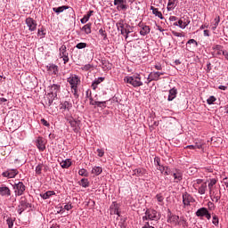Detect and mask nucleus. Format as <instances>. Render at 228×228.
<instances>
[{"mask_svg": "<svg viewBox=\"0 0 228 228\" xmlns=\"http://www.w3.org/2000/svg\"><path fill=\"white\" fill-rule=\"evenodd\" d=\"M90 104L91 106H97V108H106V102H94V98L90 97Z\"/></svg>", "mask_w": 228, "mask_h": 228, "instance_id": "aec40b11", "label": "nucleus"}, {"mask_svg": "<svg viewBox=\"0 0 228 228\" xmlns=\"http://www.w3.org/2000/svg\"><path fill=\"white\" fill-rule=\"evenodd\" d=\"M216 101V98L215 96H209V98L207 100V102H208V104L211 105Z\"/></svg>", "mask_w": 228, "mask_h": 228, "instance_id": "8fccbe9b", "label": "nucleus"}, {"mask_svg": "<svg viewBox=\"0 0 228 228\" xmlns=\"http://www.w3.org/2000/svg\"><path fill=\"white\" fill-rule=\"evenodd\" d=\"M181 19H182V22L183 23V28H186L191 22L190 17H188V16H183Z\"/></svg>", "mask_w": 228, "mask_h": 228, "instance_id": "a19ab883", "label": "nucleus"}, {"mask_svg": "<svg viewBox=\"0 0 228 228\" xmlns=\"http://www.w3.org/2000/svg\"><path fill=\"white\" fill-rule=\"evenodd\" d=\"M41 124H43V126H45V127H49V126H51L49 124V122H47V120H45V118L41 119Z\"/></svg>", "mask_w": 228, "mask_h": 228, "instance_id": "bf43d9fd", "label": "nucleus"}, {"mask_svg": "<svg viewBox=\"0 0 228 228\" xmlns=\"http://www.w3.org/2000/svg\"><path fill=\"white\" fill-rule=\"evenodd\" d=\"M212 54L213 56H223L225 54L226 51L224 50V46L221 45H215L213 47H212Z\"/></svg>", "mask_w": 228, "mask_h": 228, "instance_id": "423d86ee", "label": "nucleus"}, {"mask_svg": "<svg viewBox=\"0 0 228 228\" xmlns=\"http://www.w3.org/2000/svg\"><path fill=\"white\" fill-rule=\"evenodd\" d=\"M3 177H8V179H13L15 176L19 175V170L17 169H7L2 173Z\"/></svg>", "mask_w": 228, "mask_h": 228, "instance_id": "9b49d317", "label": "nucleus"}, {"mask_svg": "<svg viewBox=\"0 0 228 228\" xmlns=\"http://www.w3.org/2000/svg\"><path fill=\"white\" fill-rule=\"evenodd\" d=\"M156 199L160 206L163 204V200H165V198L161 194H157Z\"/></svg>", "mask_w": 228, "mask_h": 228, "instance_id": "de8ad7c7", "label": "nucleus"}, {"mask_svg": "<svg viewBox=\"0 0 228 228\" xmlns=\"http://www.w3.org/2000/svg\"><path fill=\"white\" fill-rule=\"evenodd\" d=\"M78 174L82 177H88V171H86V169H85V168L79 169Z\"/></svg>", "mask_w": 228, "mask_h": 228, "instance_id": "a18cd8bd", "label": "nucleus"}, {"mask_svg": "<svg viewBox=\"0 0 228 228\" xmlns=\"http://www.w3.org/2000/svg\"><path fill=\"white\" fill-rule=\"evenodd\" d=\"M70 165H72V162L70 161V159H67L62 160L61 162V168H69V167H70Z\"/></svg>", "mask_w": 228, "mask_h": 228, "instance_id": "72a5a7b5", "label": "nucleus"}, {"mask_svg": "<svg viewBox=\"0 0 228 228\" xmlns=\"http://www.w3.org/2000/svg\"><path fill=\"white\" fill-rule=\"evenodd\" d=\"M53 195H56V192H54V191H47L44 194H41V197L45 200H47V199H50V197H53Z\"/></svg>", "mask_w": 228, "mask_h": 228, "instance_id": "c756f323", "label": "nucleus"}, {"mask_svg": "<svg viewBox=\"0 0 228 228\" xmlns=\"http://www.w3.org/2000/svg\"><path fill=\"white\" fill-rule=\"evenodd\" d=\"M92 174H94V175H101V174H102V167H94L92 169Z\"/></svg>", "mask_w": 228, "mask_h": 228, "instance_id": "58836bf2", "label": "nucleus"}, {"mask_svg": "<svg viewBox=\"0 0 228 228\" xmlns=\"http://www.w3.org/2000/svg\"><path fill=\"white\" fill-rule=\"evenodd\" d=\"M28 208H31V204L28 202V200L26 199V197H21L20 200V205L18 206V210H17L19 215H22V213H24V211H26Z\"/></svg>", "mask_w": 228, "mask_h": 228, "instance_id": "39448f33", "label": "nucleus"}, {"mask_svg": "<svg viewBox=\"0 0 228 228\" xmlns=\"http://www.w3.org/2000/svg\"><path fill=\"white\" fill-rule=\"evenodd\" d=\"M131 33H133V27L130 26V28H127L125 32L124 35H131Z\"/></svg>", "mask_w": 228, "mask_h": 228, "instance_id": "13d9d810", "label": "nucleus"}, {"mask_svg": "<svg viewBox=\"0 0 228 228\" xmlns=\"http://www.w3.org/2000/svg\"><path fill=\"white\" fill-rule=\"evenodd\" d=\"M208 208H200L196 211V216H205L208 213Z\"/></svg>", "mask_w": 228, "mask_h": 228, "instance_id": "7c9ffc66", "label": "nucleus"}, {"mask_svg": "<svg viewBox=\"0 0 228 228\" xmlns=\"http://www.w3.org/2000/svg\"><path fill=\"white\" fill-rule=\"evenodd\" d=\"M127 0H114V6H117V10H127Z\"/></svg>", "mask_w": 228, "mask_h": 228, "instance_id": "ddd939ff", "label": "nucleus"}, {"mask_svg": "<svg viewBox=\"0 0 228 228\" xmlns=\"http://www.w3.org/2000/svg\"><path fill=\"white\" fill-rule=\"evenodd\" d=\"M161 159L159 157H155L154 158V164L157 167H159V166H161Z\"/></svg>", "mask_w": 228, "mask_h": 228, "instance_id": "3c124183", "label": "nucleus"}, {"mask_svg": "<svg viewBox=\"0 0 228 228\" xmlns=\"http://www.w3.org/2000/svg\"><path fill=\"white\" fill-rule=\"evenodd\" d=\"M177 97V88L173 87L172 89L169 90V94L167 97V101L171 102L174 101Z\"/></svg>", "mask_w": 228, "mask_h": 228, "instance_id": "4be33fe9", "label": "nucleus"}, {"mask_svg": "<svg viewBox=\"0 0 228 228\" xmlns=\"http://www.w3.org/2000/svg\"><path fill=\"white\" fill-rule=\"evenodd\" d=\"M167 167H163V166H159L158 167H157V170H159V172H161V174H163V172H165V168H166Z\"/></svg>", "mask_w": 228, "mask_h": 228, "instance_id": "0e129e2a", "label": "nucleus"}, {"mask_svg": "<svg viewBox=\"0 0 228 228\" xmlns=\"http://www.w3.org/2000/svg\"><path fill=\"white\" fill-rule=\"evenodd\" d=\"M82 31L86 33V35H90L92 33V23H87L82 28Z\"/></svg>", "mask_w": 228, "mask_h": 228, "instance_id": "2f4dec72", "label": "nucleus"}, {"mask_svg": "<svg viewBox=\"0 0 228 228\" xmlns=\"http://www.w3.org/2000/svg\"><path fill=\"white\" fill-rule=\"evenodd\" d=\"M212 224H214V225L216 227H218V224H220V221L218 219V216H216V215L213 216Z\"/></svg>", "mask_w": 228, "mask_h": 228, "instance_id": "c03bdc74", "label": "nucleus"}, {"mask_svg": "<svg viewBox=\"0 0 228 228\" xmlns=\"http://www.w3.org/2000/svg\"><path fill=\"white\" fill-rule=\"evenodd\" d=\"M204 144H202V142H195L194 144L192 145H188L186 146V149H192V150H195V149H202Z\"/></svg>", "mask_w": 228, "mask_h": 228, "instance_id": "e433bc0d", "label": "nucleus"}, {"mask_svg": "<svg viewBox=\"0 0 228 228\" xmlns=\"http://www.w3.org/2000/svg\"><path fill=\"white\" fill-rule=\"evenodd\" d=\"M151 81H159L160 77L158 71H153L150 73Z\"/></svg>", "mask_w": 228, "mask_h": 228, "instance_id": "473e14b6", "label": "nucleus"}, {"mask_svg": "<svg viewBox=\"0 0 228 228\" xmlns=\"http://www.w3.org/2000/svg\"><path fill=\"white\" fill-rule=\"evenodd\" d=\"M169 20H170L171 22H175V20H177V17H175V16H170V17H169Z\"/></svg>", "mask_w": 228, "mask_h": 228, "instance_id": "774afa93", "label": "nucleus"}, {"mask_svg": "<svg viewBox=\"0 0 228 228\" xmlns=\"http://www.w3.org/2000/svg\"><path fill=\"white\" fill-rule=\"evenodd\" d=\"M164 174H165L166 175H172V170L169 169L168 167H165V170H164Z\"/></svg>", "mask_w": 228, "mask_h": 228, "instance_id": "4d7b16f0", "label": "nucleus"}, {"mask_svg": "<svg viewBox=\"0 0 228 228\" xmlns=\"http://www.w3.org/2000/svg\"><path fill=\"white\" fill-rule=\"evenodd\" d=\"M37 147V149L41 151L44 152L45 151V142H44V138L38 137L36 141Z\"/></svg>", "mask_w": 228, "mask_h": 228, "instance_id": "f3484780", "label": "nucleus"}, {"mask_svg": "<svg viewBox=\"0 0 228 228\" xmlns=\"http://www.w3.org/2000/svg\"><path fill=\"white\" fill-rule=\"evenodd\" d=\"M90 69H92L91 64H86V65L83 67V70H90Z\"/></svg>", "mask_w": 228, "mask_h": 228, "instance_id": "69168bd1", "label": "nucleus"}, {"mask_svg": "<svg viewBox=\"0 0 228 228\" xmlns=\"http://www.w3.org/2000/svg\"><path fill=\"white\" fill-rule=\"evenodd\" d=\"M65 10H70L71 12H74V9H72V7H69L68 5H62L60 7L53 8V12H54L57 14L62 13V12H65Z\"/></svg>", "mask_w": 228, "mask_h": 228, "instance_id": "dca6fc26", "label": "nucleus"}, {"mask_svg": "<svg viewBox=\"0 0 228 228\" xmlns=\"http://www.w3.org/2000/svg\"><path fill=\"white\" fill-rule=\"evenodd\" d=\"M60 56L61 58H62L63 61H64V65H66V63H69V53H67V46L65 45H62L60 49Z\"/></svg>", "mask_w": 228, "mask_h": 228, "instance_id": "1a4fd4ad", "label": "nucleus"}, {"mask_svg": "<svg viewBox=\"0 0 228 228\" xmlns=\"http://www.w3.org/2000/svg\"><path fill=\"white\" fill-rule=\"evenodd\" d=\"M0 195H2V197H10V195H12V191L10 188L3 185L0 187Z\"/></svg>", "mask_w": 228, "mask_h": 228, "instance_id": "a211bd4d", "label": "nucleus"}, {"mask_svg": "<svg viewBox=\"0 0 228 228\" xmlns=\"http://www.w3.org/2000/svg\"><path fill=\"white\" fill-rule=\"evenodd\" d=\"M97 153L99 158H102V156H104V150L98 149Z\"/></svg>", "mask_w": 228, "mask_h": 228, "instance_id": "052dcab7", "label": "nucleus"}, {"mask_svg": "<svg viewBox=\"0 0 228 228\" xmlns=\"http://www.w3.org/2000/svg\"><path fill=\"white\" fill-rule=\"evenodd\" d=\"M206 190H208V184L202 183L198 189V192L200 193V195H204V193H206Z\"/></svg>", "mask_w": 228, "mask_h": 228, "instance_id": "ea45409f", "label": "nucleus"}, {"mask_svg": "<svg viewBox=\"0 0 228 228\" xmlns=\"http://www.w3.org/2000/svg\"><path fill=\"white\" fill-rule=\"evenodd\" d=\"M118 31H120L121 35H124L126 33V30L127 28H131V25L124 22V20H120L117 24Z\"/></svg>", "mask_w": 228, "mask_h": 228, "instance_id": "9d476101", "label": "nucleus"}, {"mask_svg": "<svg viewBox=\"0 0 228 228\" xmlns=\"http://www.w3.org/2000/svg\"><path fill=\"white\" fill-rule=\"evenodd\" d=\"M99 34L103 37V40H108V34L106 33V30L103 28L99 29Z\"/></svg>", "mask_w": 228, "mask_h": 228, "instance_id": "79ce46f5", "label": "nucleus"}, {"mask_svg": "<svg viewBox=\"0 0 228 228\" xmlns=\"http://www.w3.org/2000/svg\"><path fill=\"white\" fill-rule=\"evenodd\" d=\"M6 224L8 225L9 228L13 227V220L11 217H8L6 220Z\"/></svg>", "mask_w": 228, "mask_h": 228, "instance_id": "864d4df0", "label": "nucleus"}, {"mask_svg": "<svg viewBox=\"0 0 228 228\" xmlns=\"http://www.w3.org/2000/svg\"><path fill=\"white\" fill-rule=\"evenodd\" d=\"M42 168H44V164H38L36 167V174H37V175H40V174H42Z\"/></svg>", "mask_w": 228, "mask_h": 228, "instance_id": "37998d69", "label": "nucleus"}, {"mask_svg": "<svg viewBox=\"0 0 228 228\" xmlns=\"http://www.w3.org/2000/svg\"><path fill=\"white\" fill-rule=\"evenodd\" d=\"M125 82L128 83L129 85H132L134 88L138 86H143V82L142 81V77H140V75H134L133 77H126Z\"/></svg>", "mask_w": 228, "mask_h": 228, "instance_id": "7ed1b4c3", "label": "nucleus"}, {"mask_svg": "<svg viewBox=\"0 0 228 228\" xmlns=\"http://www.w3.org/2000/svg\"><path fill=\"white\" fill-rule=\"evenodd\" d=\"M183 26H184V24L183 23V20L180 19V20H178V27L181 28V29H185L186 28H185V27H183Z\"/></svg>", "mask_w": 228, "mask_h": 228, "instance_id": "680f3d73", "label": "nucleus"}, {"mask_svg": "<svg viewBox=\"0 0 228 228\" xmlns=\"http://www.w3.org/2000/svg\"><path fill=\"white\" fill-rule=\"evenodd\" d=\"M215 184H216V179L212 178L208 183V189L210 191Z\"/></svg>", "mask_w": 228, "mask_h": 228, "instance_id": "09e8293b", "label": "nucleus"}, {"mask_svg": "<svg viewBox=\"0 0 228 228\" xmlns=\"http://www.w3.org/2000/svg\"><path fill=\"white\" fill-rule=\"evenodd\" d=\"M46 69L49 72H52L54 75L58 74V66H56V64H48Z\"/></svg>", "mask_w": 228, "mask_h": 228, "instance_id": "393cba45", "label": "nucleus"}, {"mask_svg": "<svg viewBox=\"0 0 228 228\" xmlns=\"http://www.w3.org/2000/svg\"><path fill=\"white\" fill-rule=\"evenodd\" d=\"M191 202H195V200L193 199V197H191V195H190V193L184 192L183 194V206H190V204H191Z\"/></svg>", "mask_w": 228, "mask_h": 228, "instance_id": "f8f14e48", "label": "nucleus"}, {"mask_svg": "<svg viewBox=\"0 0 228 228\" xmlns=\"http://www.w3.org/2000/svg\"><path fill=\"white\" fill-rule=\"evenodd\" d=\"M119 206L118 202H113L110 205V215H118V216H120V211L119 209Z\"/></svg>", "mask_w": 228, "mask_h": 228, "instance_id": "2eb2a0df", "label": "nucleus"}, {"mask_svg": "<svg viewBox=\"0 0 228 228\" xmlns=\"http://www.w3.org/2000/svg\"><path fill=\"white\" fill-rule=\"evenodd\" d=\"M25 23L28 28V31H37V26H38V24L37 23V20H35L33 18H27L25 20Z\"/></svg>", "mask_w": 228, "mask_h": 228, "instance_id": "6e6552de", "label": "nucleus"}, {"mask_svg": "<svg viewBox=\"0 0 228 228\" xmlns=\"http://www.w3.org/2000/svg\"><path fill=\"white\" fill-rule=\"evenodd\" d=\"M69 125L71 126L74 133H79V129H81V121L76 119H70Z\"/></svg>", "mask_w": 228, "mask_h": 228, "instance_id": "4468645a", "label": "nucleus"}, {"mask_svg": "<svg viewBox=\"0 0 228 228\" xmlns=\"http://www.w3.org/2000/svg\"><path fill=\"white\" fill-rule=\"evenodd\" d=\"M141 30H140V35H142V37H145L146 35H149V33H151V27L147 26V25H142V23L139 24Z\"/></svg>", "mask_w": 228, "mask_h": 228, "instance_id": "6ab92c4d", "label": "nucleus"}, {"mask_svg": "<svg viewBox=\"0 0 228 228\" xmlns=\"http://www.w3.org/2000/svg\"><path fill=\"white\" fill-rule=\"evenodd\" d=\"M71 108H72V103L68 101H65L61 103V110H68L69 111L70 110Z\"/></svg>", "mask_w": 228, "mask_h": 228, "instance_id": "cd10ccee", "label": "nucleus"}, {"mask_svg": "<svg viewBox=\"0 0 228 228\" xmlns=\"http://www.w3.org/2000/svg\"><path fill=\"white\" fill-rule=\"evenodd\" d=\"M214 20V26H218V24H220V16L216 17Z\"/></svg>", "mask_w": 228, "mask_h": 228, "instance_id": "e2e57ef3", "label": "nucleus"}, {"mask_svg": "<svg viewBox=\"0 0 228 228\" xmlns=\"http://www.w3.org/2000/svg\"><path fill=\"white\" fill-rule=\"evenodd\" d=\"M167 222H171L173 224H178L179 223V216H168Z\"/></svg>", "mask_w": 228, "mask_h": 228, "instance_id": "4c0bfd02", "label": "nucleus"}, {"mask_svg": "<svg viewBox=\"0 0 228 228\" xmlns=\"http://www.w3.org/2000/svg\"><path fill=\"white\" fill-rule=\"evenodd\" d=\"M71 208H72V205L67 204V205L64 206V209H66V211H70Z\"/></svg>", "mask_w": 228, "mask_h": 228, "instance_id": "338daca9", "label": "nucleus"}, {"mask_svg": "<svg viewBox=\"0 0 228 228\" xmlns=\"http://www.w3.org/2000/svg\"><path fill=\"white\" fill-rule=\"evenodd\" d=\"M14 194L16 197H20L21 195H24V192L26 191V185L22 182L15 183L13 185Z\"/></svg>", "mask_w": 228, "mask_h": 228, "instance_id": "20e7f679", "label": "nucleus"}, {"mask_svg": "<svg viewBox=\"0 0 228 228\" xmlns=\"http://www.w3.org/2000/svg\"><path fill=\"white\" fill-rule=\"evenodd\" d=\"M210 197L213 202H218V200L221 199L220 193L213 192L212 191H210Z\"/></svg>", "mask_w": 228, "mask_h": 228, "instance_id": "c85d7f7f", "label": "nucleus"}, {"mask_svg": "<svg viewBox=\"0 0 228 228\" xmlns=\"http://www.w3.org/2000/svg\"><path fill=\"white\" fill-rule=\"evenodd\" d=\"M67 81L70 85L74 97H79V94H77V86L81 85L79 77L77 75H70V77L67 78Z\"/></svg>", "mask_w": 228, "mask_h": 228, "instance_id": "f257e3e1", "label": "nucleus"}, {"mask_svg": "<svg viewBox=\"0 0 228 228\" xmlns=\"http://www.w3.org/2000/svg\"><path fill=\"white\" fill-rule=\"evenodd\" d=\"M51 92H52L53 95H57L58 92H60V85L53 84L51 86Z\"/></svg>", "mask_w": 228, "mask_h": 228, "instance_id": "c9c22d12", "label": "nucleus"}, {"mask_svg": "<svg viewBox=\"0 0 228 228\" xmlns=\"http://www.w3.org/2000/svg\"><path fill=\"white\" fill-rule=\"evenodd\" d=\"M191 44H194L195 45V47H199V43L195 40V39H190L188 42H187V45H190Z\"/></svg>", "mask_w": 228, "mask_h": 228, "instance_id": "6e6d98bb", "label": "nucleus"}, {"mask_svg": "<svg viewBox=\"0 0 228 228\" xmlns=\"http://www.w3.org/2000/svg\"><path fill=\"white\" fill-rule=\"evenodd\" d=\"M151 10L152 11L153 15H155L156 17H159V19H161V20H163V19H165V17H163V13H161V12H159V8L151 6Z\"/></svg>", "mask_w": 228, "mask_h": 228, "instance_id": "5701e85b", "label": "nucleus"}, {"mask_svg": "<svg viewBox=\"0 0 228 228\" xmlns=\"http://www.w3.org/2000/svg\"><path fill=\"white\" fill-rule=\"evenodd\" d=\"M147 174V170L144 168H136L133 171L132 175H135L136 177H142V175H145Z\"/></svg>", "mask_w": 228, "mask_h": 228, "instance_id": "412c9836", "label": "nucleus"}, {"mask_svg": "<svg viewBox=\"0 0 228 228\" xmlns=\"http://www.w3.org/2000/svg\"><path fill=\"white\" fill-rule=\"evenodd\" d=\"M86 43H78L77 44L76 47L77 49H85L86 47Z\"/></svg>", "mask_w": 228, "mask_h": 228, "instance_id": "603ef678", "label": "nucleus"}, {"mask_svg": "<svg viewBox=\"0 0 228 228\" xmlns=\"http://www.w3.org/2000/svg\"><path fill=\"white\" fill-rule=\"evenodd\" d=\"M101 67L103 70H111V64L106 60H102Z\"/></svg>", "mask_w": 228, "mask_h": 228, "instance_id": "bb28decb", "label": "nucleus"}, {"mask_svg": "<svg viewBox=\"0 0 228 228\" xmlns=\"http://www.w3.org/2000/svg\"><path fill=\"white\" fill-rule=\"evenodd\" d=\"M79 185L83 188H88L90 186V182L88 181V178H82L79 182Z\"/></svg>", "mask_w": 228, "mask_h": 228, "instance_id": "f704fd0d", "label": "nucleus"}, {"mask_svg": "<svg viewBox=\"0 0 228 228\" xmlns=\"http://www.w3.org/2000/svg\"><path fill=\"white\" fill-rule=\"evenodd\" d=\"M177 6V0H168L167 12H172Z\"/></svg>", "mask_w": 228, "mask_h": 228, "instance_id": "a878e982", "label": "nucleus"}, {"mask_svg": "<svg viewBox=\"0 0 228 228\" xmlns=\"http://www.w3.org/2000/svg\"><path fill=\"white\" fill-rule=\"evenodd\" d=\"M94 15V11H89L84 17L80 20L81 24H86L90 18Z\"/></svg>", "mask_w": 228, "mask_h": 228, "instance_id": "b1692460", "label": "nucleus"}, {"mask_svg": "<svg viewBox=\"0 0 228 228\" xmlns=\"http://www.w3.org/2000/svg\"><path fill=\"white\" fill-rule=\"evenodd\" d=\"M171 175L174 177V183H181L183 181V171L181 169H173Z\"/></svg>", "mask_w": 228, "mask_h": 228, "instance_id": "0eeeda50", "label": "nucleus"}, {"mask_svg": "<svg viewBox=\"0 0 228 228\" xmlns=\"http://www.w3.org/2000/svg\"><path fill=\"white\" fill-rule=\"evenodd\" d=\"M102 81H104V77H100L96 78V79L94 81V85H101V83H102Z\"/></svg>", "mask_w": 228, "mask_h": 228, "instance_id": "5fc2aeb1", "label": "nucleus"}, {"mask_svg": "<svg viewBox=\"0 0 228 228\" xmlns=\"http://www.w3.org/2000/svg\"><path fill=\"white\" fill-rule=\"evenodd\" d=\"M161 218L159 216V213H158V210L154 208H147L144 216H142V221L147 222L151 220V222H158Z\"/></svg>", "mask_w": 228, "mask_h": 228, "instance_id": "f03ea898", "label": "nucleus"}, {"mask_svg": "<svg viewBox=\"0 0 228 228\" xmlns=\"http://www.w3.org/2000/svg\"><path fill=\"white\" fill-rule=\"evenodd\" d=\"M37 37H41V38H44V37H45V29H44V28H38Z\"/></svg>", "mask_w": 228, "mask_h": 228, "instance_id": "49530a36", "label": "nucleus"}]
</instances>
